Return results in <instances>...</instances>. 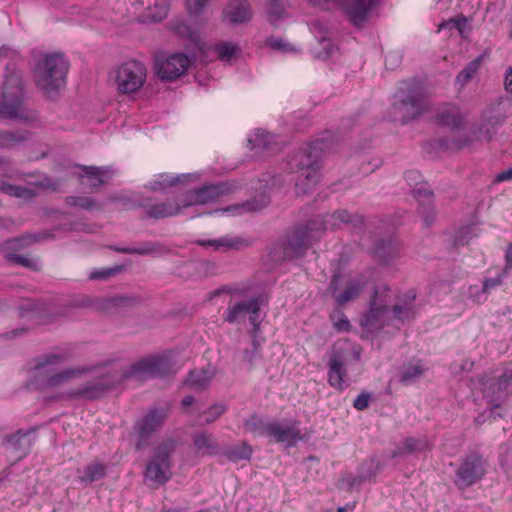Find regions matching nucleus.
<instances>
[{"mask_svg": "<svg viewBox=\"0 0 512 512\" xmlns=\"http://www.w3.org/2000/svg\"><path fill=\"white\" fill-rule=\"evenodd\" d=\"M177 446L176 440L165 439L153 451V457L147 464L145 478L157 485L166 483L171 477V456Z\"/></svg>", "mask_w": 512, "mask_h": 512, "instance_id": "9", "label": "nucleus"}, {"mask_svg": "<svg viewBox=\"0 0 512 512\" xmlns=\"http://www.w3.org/2000/svg\"><path fill=\"white\" fill-rule=\"evenodd\" d=\"M379 2L380 0H349L345 10L355 26H362Z\"/></svg>", "mask_w": 512, "mask_h": 512, "instance_id": "18", "label": "nucleus"}, {"mask_svg": "<svg viewBox=\"0 0 512 512\" xmlns=\"http://www.w3.org/2000/svg\"><path fill=\"white\" fill-rule=\"evenodd\" d=\"M371 395L368 392L360 393L353 402V407L359 411L365 410L369 406Z\"/></svg>", "mask_w": 512, "mask_h": 512, "instance_id": "62", "label": "nucleus"}, {"mask_svg": "<svg viewBox=\"0 0 512 512\" xmlns=\"http://www.w3.org/2000/svg\"><path fill=\"white\" fill-rule=\"evenodd\" d=\"M269 437L278 443H286L288 446H294L298 441L303 440L298 421H287L285 423L271 421Z\"/></svg>", "mask_w": 512, "mask_h": 512, "instance_id": "16", "label": "nucleus"}, {"mask_svg": "<svg viewBox=\"0 0 512 512\" xmlns=\"http://www.w3.org/2000/svg\"><path fill=\"white\" fill-rule=\"evenodd\" d=\"M139 301L138 297L116 296L106 300L107 307H118L133 305Z\"/></svg>", "mask_w": 512, "mask_h": 512, "instance_id": "57", "label": "nucleus"}, {"mask_svg": "<svg viewBox=\"0 0 512 512\" xmlns=\"http://www.w3.org/2000/svg\"><path fill=\"white\" fill-rule=\"evenodd\" d=\"M271 426V422L264 421L263 419L252 416L245 422V427L252 433H256L261 436L269 437V427Z\"/></svg>", "mask_w": 512, "mask_h": 512, "instance_id": "47", "label": "nucleus"}, {"mask_svg": "<svg viewBox=\"0 0 512 512\" xmlns=\"http://www.w3.org/2000/svg\"><path fill=\"white\" fill-rule=\"evenodd\" d=\"M147 69L137 60H128L114 71V85L119 95H133L145 84Z\"/></svg>", "mask_w": 512, "mask_h": 512, "instance_id": "8", "label": "nucleus"}, {"mask_svg": "<svg viewBox=\"0 0 512 512\" xmlns=\"http://www.w3.org/2000/svg\"><path fill=\"white\" fill-rule=\"evenodd\" d=\"M323 223L320 217H314L288 231L280 240L282 253L279 258L292 260L303 257L307 250L323 236Z\"/></svg>", "mask_w": 512, "mask_h": 512, "instance_id": "4", "label": "nucleus"}, {"mask_svg": "<svg viewBox=\"0 0 512 512\" xmlns=\"http://www.w3.org/2000/svg\"><path fill=\"white\" fill-rule=\"evenodd\" d=\"M484 474V460L478 454H471L457 469L455 483L460 489H464L479 481Z\"/></svg>", "mask_w": 512, "mask_h": 512, "instance_id": "13", "label": "nucleus"}, {"mask_svg": "<svg viewBox=\"0 0 512 512\" xmlns=\"http://www.w3.org/2000/svg\"><path fill=\"white\" fill-rule=\"evenodd\" d=\"M225 15L230 23L240 24L250 20L252 12L249 4L246 2H231L225 10Z\"/></svg>", "mask_w": 512, "mask_h": 512, "instance_id": "29", "label": "nucleus"}, {"mask_svg": "<svg viewBox=\"0 0 512 512\" xmlns=\"http://www.w3.org/2000/svg\"><path fill=\"white\" fill-rule=\"evenodd\" d=\"M174 31L181 37L187 38L192 43L199 44V35L186 22L179 21L174 24Z\"/></svg>", "mask_w": 512, "mask_h": 512, "instance_id": "50", "label": "nucleus"}, {"mask_svg": "<svg viewBox=\"0 0 512 512\" xmlns=\"http://www.w3.org/2000/svg\"><path fill=\"white\" fill-rule=\"evenodd\" d=\"M273 136L265 131H258L255 134V138L252 140L257 145H262L264 148H268L272 143Z\"/></svg>", "mask_w": 512, "mask_h": 512, "instance_id": "64", "label": "nucleus"}, {"mask_svg": "<svg viewBox=\"0 0 512 512\" xmlns=\"http://www.w3.org/2000/svg\"><path fill=\"white\" fill-rule=\"evenodd\" d=\"M106 469L105 464L94 461L83 468L77 469V477L82 484L89 485L102 479L106 475Z\"/></svg>", "mask_w": 512, "mask_h": 512, "instance_id": "27", "label": "nucleus"}, {"mask_svg": "<svg viewBox=\"0 0 512 512\" xmlns=\"http://www.w3.org/2000/svg\"><path fill=\"white\" fill-rule=\"evenodd\" d=\"M190 64L191 60L187 55L182 53L171 54L162 60H157V73L161 79L172 81L184 75Z\"/></svg>", "mask_w": 512, "mask_h": 512, "instance_id": "14", "label": "nucleus"}, {"mask_svg": "<svg viewBox=\"0 0 512 512\" xmlns=\"http://www.w3.org/2000/svg\"><path fill=\"white\" fill-rule=\"evenodd\" d=\"M415 299V294L410 297L409 302L404 304H397L393 307V314L395 318L404 321L409 320L415 316V306L413 305V301Z\"/></svg>", "mask_w": 512, "mask_h": 512, "instance_id": "44", "label": "nucleus"}, {"mask_svg": "<svg viewBox=\"0 0 512 512\" xmlns=\"http://www.w3.org/2000/svg\"><path fill=\"white\" fill-rule=\"evenodd\" d=\"M152 364V377H165L174 374L173 364L168 357L150 356Z\"/></svg>", "mask_w": 512, "mask_h": 512, "instance_id": "35", "label": "nucleus"}, {"mask_svg": "<svg viewBox=\"0 0 512 512\" xmlns=\"http://www.w3.org/2000/svg\"><path fill=\"white\" fill-rule=\"evenodd\" d=\"M146 214L149 218L161 219L171 217L180 213L184 208L182 205V196L175 200H168L166 202L154 203L144 205Z\"/></svg>", "mask_w": 512, "mask_h": 512, "instance_id": "20", "label": "nucleus"}, {"mask_svg": "<svg viewBox=\"0 0 512 512\" xmlns=\"http://www.w3.org/2000/svg\"><path fill=\"white\" fill-rule=\"evenodd\" d=\"M437 122L444 126L451 128H459L465 121L460 109L456 106L450 105L443 109L436 117Z\"/></svg>", "mask_w": 512, "mask_h": 512, "instance_id": "31", "label": "nucleus"}, {"mask_svg": "<svg viewBox=\"0 0 512 512\" xmlns=\"http://www.w3.org/2000/svg\"><path fill=\"white\" fill-rule=\"evenodd\" d=\"M323 220L324 232L330 229H337L343 224H348L353 227H358L363 224L362 217L354 214H350L347 210H337L332 214L326 215L325 217L319 216Z\"/></svg>", "mask_w": 512, "mask_h": 512, "instance_id": "21", "label": "nucleus"}, {"mask_svg": "<svg viewBox=\"0 0 512 512\" xmlns=\"http://www.w3.org/2000/svg\"><path fill=\"white\" fill-rule=\"evenodd\" d=\"M8 259L10 261L14 262L15 264H18V265H21V266H24V267H28V268H35L36 267V262L33 259L27 258V257L22 256V255L10 254L8 256Z\"/></svg>", "mask_w": 512, "mask_h": 512, "instance_id": "63", "label": "nucleus"}, {"mask_svg": "<svg viewBox=\"0 0 512 512\" xmlns=\"http://www.w3.org/2000/svg\"><path fill=\"white\" fill-rule=\"evenodd\" d=\"M193 445L201 455H216L220 451V445L213 434L205 431L193 435Z\"/></svg>", "mask_w": 512, "mask_h": 512, "instance_id": "26", "label": "nucleus"}, {"mask_svg": "<svg viewBox=\"0 0 512 512\" xmlns=\"http://www.w3.org/2000/svg\"><path fill=\"white\" fill-rule=\"evenodd\" d=\"M472 134L475 136L474 138H458L455 140V145L457 148L461 149L464 147H469L474 145L475 143H483L489 142L493 138L495 134V128L490 122H483L477 127L472 128Z\"/></svg>", "mask_w": 512, "mask_h": 512, "instance_id": "23", "label": "nucleus"}, {"mask_svg": "<svg viewBox=\"0 0 512 512\" xmlns=\"http://www.w3.org/2000/svg\"><path fill=\"white\" fill-rule=\"evenodd\" d=\"M31 245L34 243H40L48 240L54 239V235L51 231L41 230L35 233H27Z\"/></svg>", "mask_w": 512, "mask_h": 512, "instance_id": "60", "label": "nucleus"}, {"mask_svg": "<svg viewBox=\"0 0 512 512\" xmlns=\"http://www.w3.org/2000/svg\"><path fill=\"white\" fill-rule=\"evenodd\" d=\"M431 448V444L426 437L422 438H406L403 441L402 446L397 447L396 450L393 451L392 457H399L406 453H416L429 450Z\"/></svg>", "mask_w": 512, "mask_h": 512, "instance_id": "30", "label": "nucleus"}, {"mask_svg": "<svg viewBox=\"0 0 512 512\" xmlns=\"http://www.w3.org/2000/svg\"><path fill=\"white\" fill-rule=\"evenodd\" d=\"M429 108L427 97L417 81H404L394 94L390 109L393 121L406 124L417 119Z\"/></svg>", "mask_w": 512, "mask_h": 512, "instance_id": "2", "label": "nucleus"}, {"mask_svg": "<svg viewBox=\"0 0 512 512\" xmlns=\"http://www.w3.org/2000/svg\"><path fill=\"white\" fill-rule=\"evenodd\" d=\"M122 266H115L111 268L96 269L90 273L91 280H106L112 276L117 275L122 271Z\"/></svg>", "mask_w": 512, "mask_h": 512, "instance_id": "54", "label": "nucleus"}, {"mask_svg": "<svg viewBox=\"0 0 512 512\" xmlns=\"http://www.w3.org/2000/svg\"><path fill=\"white\" fill-rule=\"evenodd\" d=\"M24 92L19 72H9L0 87V117L28 120L24 109Z\"/></svg>", "mask_w": 512, "mask_h": 512, "instance_id": "7", "label": "nucleus"}, {"mask_svg": "<svg viewBox=\"0 0 512 512\" xmlns=\"http://www.w3.org/2000/svg\"><path fill=\"white\" fill-rule=\"evenodd\" d=\"M369 277L360 274L354 277L334 275L329 284V291L339 306H343L359 297L366 288Z\"/></svg>", "mask_w": 512, "mask_h": 512, "instance_id": "10", "label": "nucleus"}, {"mask_svg": "<svg viewBox=\"0 0 512 512\" xmlns=\"http://www.w3.org/2000/svg\"><path fill=\"white\" fill-rule=\"evenodd\" d=\"M261 302L258 297L249 300L236 302L229 305L223 314L224 321L234 324L243 320L249 313L260 311Z\"/></svg>", "mask_w": 512, "mask_h": 512, "instance_id": "19", "label": "nucleus"}, {"mask_svg": "<svg viewBox=\"0 0 512 512\" xmlns=\"http://www.w3.org/2000/svg\"><path fill=\"white\" fill-rule=\"evenodd\" d=\"M69 62L62 53L46 54L37 64L35 81L39 89L49 95L66 82Z\"/></svg>", "mask_w": 512, "mask_h": 512, "instance_id": "6", "label": "nucleus"}, {"mask_svg": "<svg viewBox=\"0 0 512 512\" xmlns=\"http://www.w3.org/2000/svg\"><path fill=\"white\" fill-rule=\"evenodd\" d=\"M148 378H153L150 357L142 358L128 367L101 365L97 375L91 381L81 387L69 390L66 395L69 399L95 400L103 397L125 380L143 381Z\"/></svg>", "mask_w": 512, "mask_h": 512, "instance_id": "1", "label": "nucleus"}, {"mask_svg": "<svg viewBox=\"0 0 512 512\" xmlns=\"http://www.w3.org/2000/svg\"><path fill=\"white\" fill-rule=\"evenodd\" d=\"M468 19L464 15L460 14L454 18L449 19L448 21L442 22L438 26V31L443 29H456L462 37H465L466 29H467Z\"/></svg>", "mask_w": 512, "mask_h": 512, "instance_id": "43", "label": "nucleus"}, {"mask_svg": "<svg viewBox=\"0 0 512 512\" xmlns=\"http://www.w3.org/2000/svg\"><path fill=\"white\" fill-rule=\"evenodd\" d=\"M216 51L221 60H229L237 51V46L229 42H222L216 46Z\"/></svg>", "mask_w": 512, "mask_h": 512, "instance_id": "56", "label": "nucleus"}, {"mask_svg": "<svg viewBox=\"0 0 512 512\" xmlns=\"http://www.w3.org/2000/svg\"><path fill=\"white\" fill-rule=\"evenodd\" d=\"M372 253L382 264L392 266L402 256V248L395 239H380L375 243Z\"/></svg>", "mask_w": 512, "mask_h": 512, "instance_id": "17", "label": "nucleus"}, {"mask_svg": "<svg viewBox=\"0 0 512 512\" xmlns=\"http://www.w3.org/2000/svg\"><path fill=\"white\" fill-rule=\"evenodd\" d=\"M251 349H245L243 352V361L248 363L252 368L256 361L261 358V343L257 339V337H253L251 342Z\"/></svg>", "mask_w": 512, "mask_h": 512, "instance_id": "49", "label": "nucleus"}, {"mask_svg": "<svg viewBox=\"0 0 512 512\" xmlns=\"http://www.w3.org/2000/svg\"><path fill=\"white\" fill-rule=\"evenodd\" d=\"M423 371L420 363L404 366L401 370L400 381L405 384L410 383L419 378Z\"/></svg>", "mask_w": 512, "mask_h": 512, "instance_id": "48", "label": "nucleus"}, {"mask_svg": "<svg viewBox=\"0 0 512 512\" xmlns=\"http://www.w3.org/2000/svg\"><path fill=\"white\" fill-rule=\"evenodd\" d=\"M224 456L233 462L249 460L252 455V448L246 442L240 445L229 446L223 451Z\"/></svg>", "mask_w": 512, "mask_h": 512, "instance_id": "38", "label": "nucleus"}, {"mask_svg": "<svg viewBox=\"0 0 512 512\" xmlns=\"http://www.w3.org/2000/svg\"><path fill=\"white\" fill-rule=\"evenodd\" d=\"M266 44L272 49L282 52H291L294 50L290 44L281 38L270 37L267 39Z\"/></svg>", "mask_w": 512, "mask_h": 512, "instance_id": "58", "label": "nucleus"}, {"mask_svg": "<svg viewBox=\"0 0 512 512\" xmlns=\"http://www.w3.org/2000/svg\"><path fill=\"white\" fill-rule=\"evenodd\" d=\"M269 204V198L262 194L258 198H255L251 201H247L243 205H233L229 206L224 209L226 212H238L244 208H246L249 211H259L263 208H265Z\"/></svg>", "mask_w": 512, "mask_h": 512, "instance_id": "42", "label": "nucleus"}, {"mask_svg": "<svg viewBox=\"0 0 512 512\" xmlns=\"http://www.w3.org/2000/svg\"><path fill=\"white\" fill-rule=\"evenodd\" d=\"M506 274L501 273L495 278H487L483 281L482 292L489 293L492 289L502 285Z\"/></svg>", "mask_w": 512, "mask_h": 512, "instance_id": "59", "label": "nucleus"}, {"mask_svg": "<svg viewBox=\"0 0 512 512\" xmlns=\"http://www.w3.org/2000/svg\"><path fill=\"white\" fill-rule=\"evenodd\" d=\"M377 291H374V296L370 302L369 310L363 315L361 325L366 329L372 331L382 327L381 319L387 311V307L377 304L376 302Z\"/></svg>", "mask_w": 512, "mask_h": 512, "instance_id": "24", "label": "nucleus"}, {"mask_svg": "<svg viewBox=\"0 0 512 512\" xmlns=\"http://www.w3.org/2000/svg\"><path fill=\"white\" fill-rule=\"evenodd\" d=\"M372 476L371 470L368 469L364 471V467H361V472L359 475L349 474L342 479V481L350 488L357 487L361 485L364 481L369 479Z\"/></svg>", "mask_w": 512, "mask_h": 512, "instance_id": "52", "label": "nucleus"}, {"mask_svg": "<svg viewBox=\"0 0 512 512\" xmlns=\"http://www.w3.org/2000/svg\"><path fill=\"white\" fill-rule=\"evenodd\" d=\"M8 245L12 249H24L31 245L28 234L21 235L19 237L9 240Z\"/></svg>", "mask_w": 512, "mask_h": 512, "instance_id": "61", "label": "nucleus"}, {"mask_svg": "<svg viewBox=\"0 0 512 512\" xmlns=\"http://www.w3.org/2000/svg\"><path fill=\"white\" fill-rule=\"evenodd\" d=\"M327 366V381L331 387L338 391H343L350 386L344 357L340 351L333 349L330 352Z\"/></svg>", "mask_w": 512, "mask_h": 512, "instance_id": "15", "label": "nucleus"}, {"mask_svg": "<svg viewBox=\"0 0 512 512\" xmlns=\"http://www.w3.org/2000/svg\"><path fill=\"white\" fill-rule=\"evenodd\" d=\"M197 244L203 247H212L215 251H227L230 249H240L246 245V241L240 237L231 238L224 236L213 240H198Z\"/></svg>", "mask_w": 512, "mask_h": 512, "instance_id": "28", "label": "nucleus"}, {"mask_svg": "<svg viewBox=\"0 0 512 512\" xmlns=\"http://www.w3.org/2000/svg\"><path fill=\"white\" fill-rule=\"evenodd\" d=\"M82 170L83 174L81 177L87 179L90 188H97L105 183L103 176L108 173V169L104 167L84 166Z\"/></svg>", "mask_w": 512, "mask_h": 512, "instance_id": "37", "label": "nucleus"}, {"mask_svg": "<svg viewBox=\"0 0 512 512\" xmlns=\"http://www.w3.org/2000/svg\"><path fill=\"white\" fill-rule=\"evenodd\" d=\"M168 10V0H152L149 2L146 16L152 21H161L167 16Z\"/></svg>", "mask_w": 512, "mask_h": 512, "instance_id": "41", "label": "nucleus"}, {"mask_svg": "<svg viewBox=\"0 0 512 512\" xmlns=\"http://www.w3.org/2000/svg\"><path fill=\"white\" fill-rule=\"evenodd\" d=\"M0 192H3L4 194L11 197L23 199H29L35 196L34 190L30 188L10 184L4 181H0Z\"/></svg>", "mask_w": 512, "mask_h": 512, "instance_id": "39", "label": "nucleus"}, {"mask_svg": "<svg viewBox=\"0 0 512 512\" xmlns=\"http://www.w3.org/2000/svg\"><path fill=\"white\" fill-rule=\"evenodd\" d=\"M113 250L123 254L159 257L170 252L169 248L160 242H143L136 247H113Z\"/></svg>", "mask_w": 512, "mask_h": 512, "instance_id": "22", "label": "nucleus"}, {"mask_svg": "<svg viewBox=\"0 0 512 512\" xmlns=\"http://www.w3.org/2000/svg\"><path fill=\"white\" fill-rule=\"evenodd\" d=\"M318 45L320 46V49H314V54L315 57L323 60L331 57L336 50L335 46L332 44V41L325 36L320 38Z\"/></svg>", "mask_w": 512, "mask_h": 512, "instance_id": "51", "label": "nucleus"}, {"mask_svg": "<svg viewBox=\"0 0 512 512\" xmlns=\"http://www.w3.org/2000/svg\"><path fill=\"white\" fill-rule=\"evenodd\" d=\"M482 63V57L479 56L469 62L456 76L455 85L458 89L464 88V86L475 76Z\"/></svg>", "mask_w": 512, "mask_h": 512, "instance_id": "34", "label": "nucleus"}, {"mask_svg": "<svg viewBox=\"0 0 512 512\" xmlns=\"http://www.w3.org/2000/svg\"><path fill=\"white\" fill-rule=\"evenodd\" d=\"M413 194L422 205L420 213L423 216L426 225H430L435 216V211L432 207L424 205V203L427 202V204H430L433 198V191L426 183H422L413 188Z\"/></svg>", "mask_w": 512, "mask_h": 512, "instance_id": "25", "label": "nucleus"}, {"mask_svg": "<svg viewBox=\"0 0 512 512\" xmlns=\"http://www.w3.org/2000/svg\"><path fill=\"white\" fill-rule=\"evenodd\" d=\"M235 185L230 182L205 185L197 190L188 191L182 196L183 207L203 205L216 201L219 197L232 193Z\"/></svg>", "mask_w": 512, "mask_h": 512, "instance_id": "12", "label": "nucleus"}, {"mask_svg": "<svg viewBox=\"0 0 512 512\" xmlns=\"http://www.w3.org/2000/svg\"><path fill=\"white\" fill-rule=\"evenodd\" d=\"M290 7L288 0H269L266 8L267 19L270 23L288 17V8Z\"/></svg>", "mask_w": 512, "mask_h": 512, "instance_id": "32", "label": "nucleus"}, {"mask_svg": "<svg viewBox=\"0 0 512 512\" xmlns=\"http://www.w3.org/2000/svg\"><path fill=\"white\" fill-rule=\"evenodd\" d=\"M179 182V177H172L168 174L162 173L158 175L157 179L150 181L147 187L152 191H158L175 186Z\"/></svg>", "mask_w": 512, "mask_h": 512, "instance_id": "45", "label": "nucleus"}, {"mask_svg": "<svg viewBox=\"0 0 512 512\" xmlns=\"http://www.w3.org/2000/svg\"><path fill=\"white\" fill-rule=\"evenodd\" d=\"M28 139L27 132L0 131V148H12Z\"/></svg>", "mask_w": 512, "mask_h": 512, "instance_id": "40", "label": "nucleus"}, {"mask_svg": "<svg viewBox=\"0 0 512 512\" xmlns=\"http://www.w3.org/2000/svg\"><path fill=\"white\" fill-rule=\"evenodd\" d=\"M512 382V370H505L502 375L499 376L498 380L495 382V385L498 388L497 396H494V393L492 395L489 394V390H484V395L487 398H490L491 403L495 402L500 398L499 393H503L509 384Z\"/></svg>", "mask_w": 512, "mask_h": 512, "instance_id": "46", "label": "nucleus"}, {"mask_svg": "<svg viewBox=\"0 0 512 512\" xmlns=\"http://www.w3.org/2000/svg\"><path fill=\"white\" fill-rule=\"evenodd\" d=\"M167 417V409H151L135 423L134 430L138 437L136 450H142L147 445V441L160 431Z\"/></svg>", "mask_w": 512, "mask_h": 512, "instance_id": "11", "label": "nucleus"}, {"mask_svg": "<svg viewBox=\"0 0 512 512\" xmlns=\"http://www.w3.org/2000/svg\"><path fill=\"white\" fill-rule=\"evenodd\" d=\"M31 432H34V429H30L26 432L18 430L8 437V445H10L13 450L26 454L31 447V441L27 438Z\"/></svg>", "mask_w": 512, "mask_h": 512, "instance_id": "36", "label": "nucleus"}, {"mask_svg": "<svg viewBox=\"0 0 512 512\" xmlns=\"http://www.w3.org/2000/svg\"><path fill=\"white\" fill-rule=\"evenodd\" d=\"M65 201L71 207H80L86 210H90L95 206L94 199L86 196H69Z\"/></svg>", "mask_w": 512, "mask_h": 512, "instance_id": "53", "label": "nucleus"}, {"mask_svg": "<svg viewBox=\"0 0 512 512\" xmlns=\"http://www.w3.org/2000/svg\"><path fill=\"white\" fill-rule=\"evenodd\" d=\"M325 144L321 140L311 143L293 155L288 164L297 173L295 186L298 193L310 192L319 181L321 151Z\"/></svg>", "mask_w": 512, "mask_h": 512, "instance_id": "3", "label": "nucleus"}, {"mask_svg": "<svg viewBox=\"0 0 512 512\" xmlns=\"http://www.w3.org/2000/svg\"><path fill=\"white\" fill-rule=\"evenodd\" d=\"M63 360L64 357L58 354H49L40 359L34 367L32 385L41 390L53 389L64 385L84 372L94 371V377L97 375L99 366L85 367L82 369H67L56 372L55 367L62 363Z\"/></svg>", "mask_w": 512, "mask_h": 512, "instance_id": "5", "label": "nucleus"}, {"mask_svg": "<svg viewBox=\"0 0 512 512\" xmlns=\"http://www.w3.org/2000/svg\"><path fill=\"white\" fill-rule=\"evenodd\" d=\"M214 377V373L210 370L199 369L189 373L186 384L195 390L205 389Z\"/></svg>", "mask_w": 512, "mask_h": 512, "instance_id": "33", "label": "nucleus"}, {"mask_svg": "<svg viewBox=\"0 0 512 512\" xmlns=\"http://www.w3.org/2000/svg\"><path fill=\"white\" fill-rule=\"evenodd\" d=\"M226 411V406L215 404L204 412V421L202 424H211L217 420Z\"/></svg>", "mask_w": 512, "mask_h": 512, "instance_id": "55", "label": "nucleus"}]
</instances>
